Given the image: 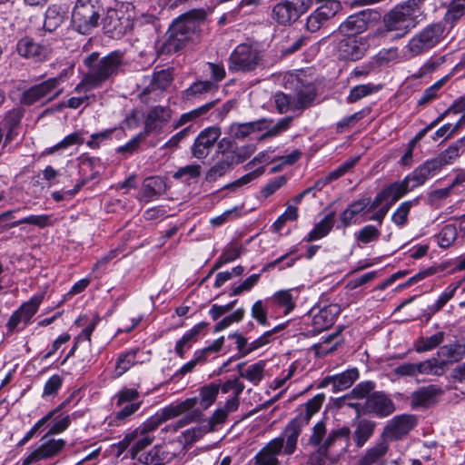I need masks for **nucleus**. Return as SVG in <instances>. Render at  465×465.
Instances as JSON below:
<instances>
[{
	"label": "nucleus",
	"instance_id": "nucleus-1",
	"mask_svg": "<svg viewBox=\"0 0 465 465\" xmlns=\"http://www.w3.org/2000/svg\"><path fill=\"white\" fill-rule=\"evenodd\" d=\"M283 86L292 94L278 92L273 100L279 114L301 115L306 109L314 105L318 96L315 84L304 73H288L283 78Z\"/></svg>",
	"mask_w": 465,
	"mask_h": 465
},
{
	"label": "nucleus",
	"instance_id": "nucleus-2",
	"mask_svg": "<svg viewBox=\"0 0 465 465\" xmlns=\"http://www.w3.org/2000/svg\"><path fill=\"white\" fill-rule=\"evenodd\" d=\"M351 430L341 427L328 431L326 423L320 420L312 429L308 444L316 448L308 457V465H325L326 460L343 455L350 444Z\"/></svg>",
	"mask_w": 465,
	"mask_h": 465
},
{
	"label": "nucleus",
	"instance_id": "nucleus-3",
	"mask_svg": "<svg viewBox=\"0 0 465 465\" xmlns=\"http://www.w3.org/2000/svg\"><path fill=\"white\" fill-rule=\"evenodd\" d=\"M84 64L88 71L74 88L77 94L99 88L104 82L116 76L124 65V54L114 51L99 58L98 53H92L84 59Z\"/></svg>",
	"mask_w": 465,
	"mask_h": 465
},
{
	"label": "nucleus",
	"instance_id": "nucleus-4",
	"mask_svg": "<svg viewBox=\"0 0 465 465\" xmlns=\"http://www.w3.org/2000/svg\"><path fill=\"white\" fill-rule=\"evenodd\" d=\"M198 399L196 397L188 398L183 401L170 404L153 416L150 417L151 420H153L157 428L168 420L176 418L181 415H184L180 420L168 424L164 430L166 431L176 432L180 429L198 421L203 417V411L196 409Z\"/></svg>",
	"mask_w": 465,
	"mask_h": 465
},
{
	"label": "nucleus",
	"instance_id": "nucleus-5",
	"mask_svg": "<svg viewBox=\"0 0 465 465\" xmlns=\"http://www.w3.org/2000/svg\"><path fill=\"white\" fill-rule=\"evenodd\" d=\"M204 12L192 10L179 16L169 28V37L163 49L166 53L181 50L204 21Z\"/></svg>",
	"mask_w": 465,
	"mask_h": 465
},
{
	"label": "nucleus",
	"instance_id": "nucleus-6",
	"mask_svg": "<svg viewBox=\"0 0 465 465\" xmlns=\"http://www.w3.org/2000/svg\"><path fill=\"white\" fill-rule=\"evenodd\" d=\"M420 15V5L416 0L404 1L385 15L386 31L395 32L394 38H401L417 25Z\"/></svg>",
	"mask_w": 465,
	"mask_h": 465
},
{
	"label": "nucleus",
	"instance_id": "nucleus-7",
	"mask_svg": "<svg viewBox=\"0 0 465 465\" xmlns=\"http://www.w3.org/2000/svg\"><path fill=\"white\" fill-rule=\"evenodd\" d=\"M447 35L441 22L432 23L414 35L404 46V55L413 58L437 46Z\"/></svg>",
	"mask_w": 465,
	"mask_h": 465
},
{
	"label": "nucleus",
	"instance_id": "nucleus-8",
	"mask_svg": "<svg viewBox=\"0 0 465 465\" xmlns=\"http://www.w3.org/2000/svg\"><path fill=\"white\" fill-rule=\"evenodd\" d=\"M411 191L412 188L406 178L384 186L373 198L372 206L378 207V209L367 220L381 225L391 206Z\"/></svg>",
	"mask_w": 465,
	"mask_h": 465
},
{
	"label": "nucleus",
	"instance_id": "nucleus-9",
	"mask_svg": "<svg viewBox=\"0 0 465 465\" xmlns=\"http://www.w3.org/2000/svg\"><path fill=\"white\" fill-rule=\"evenodd\" d=\"M104 11L100 0H76L72 11V25L82 35L98 26Z\"/></svg>",
	"mask_w": 465,
	"mask_h": 465
},
{
	"label": "nucleus",
	"instance_id": "nucleus-10",
	"mask_svg": "<svg viewBox=\"0 0 465 465\" xmlns=\"http://www.w3.org/2000/svg\"><path fill=\"white\" fill-rule=\"evenodd\" d=\"M312 5V0H280L272 5L271 19L281 26L295 23Z\"/></svg>",
	"mask_w": 465,
	"mask_h": 465
},
{
	"label": "nucleus",
	"instance_id": "nucleus-11",
	"mask_svg": "<svg viewBox=\"0 0 465 465\" xmlns=\"http://www.w3.org/2000/svg\"><path fill=\"white\" fill-rule=\"evenodd\" d=\"M262 60V56L255 46L241 44L230 54L228 68L233 73L252 72L261 64Z\"/></svg>",
	"mask_w": 465,
	"mask_h": 465
},
{
	"label": "nucleus",
	"instance_id": "nucleus-12",
	"mask_svg": "<svg viewBox=\"0 0 465 465\" xmlns=\"http://www.w3.org/2000/svg\"><path fill=\"white\" fill-rule=\"evenodd\" d=\"M65 76V73H61L58 76L49 78L38 84L31 86L24 93L22 98L23 103L31 105L46 97H48L49 100L55 99L63 92L62 89L57 90V88L64 81Z\"/></svg>",
	"mask_w": 465,
	"mask_h": 465
},
{
	"label": "nucleus",
	"instance_id": "nucleus-13",
	"mask_svg": "<svg viewBox=\"0 0 465 465\" xmlns=\"http://www.w3.org/2000/svg\"><path fill=\"white\" fill-rule=\"evenodd\" d=\"M153 422L154 421L151 420L149 418L134 430L128 431L132 443V447L129 450L132 460H135L141 451L153 443L154 440L153 432L157 429V426Z\"/></svg>",
	"mask_w": 465,
	"mask_h": 465
},
{
	"label": "nucleus",
	"instance_id": "nucleus-14",
	"mask_svg": "<svg viewBox=\"0 0 465 465\" xmlns=\"http://www.w3.org/2000/svg\"><path fill=\"white\" fill-rule=\"evenodd\" d=\"M40 442V445L23 460L22 465H31L39 460L51 459L56 456L65 446L64 440L50 438L47 433L41 438Z\"/></svg>",
	"mask_w": 465,
	"mask_h": 465
},
{
	"label": "nucleus",
	"instance_id": "nucleus-15",
	"mask_svg": "<svg viewBox=\"0 0 465 465\" xmlns=\"http://www.w3.org/2000/svg\"><path fill=\"white\" fill-rule=\"evenodd\" d=\"M173 116V110L168 105H154L151 107L144 115V126L143 133L145 136L153 133L162 131L170 122Z\"/></svg>",
	"mask_w": 465,
	"mask_h": 465
},
{
	"label": "nucleus",
	"instance_id": "nucleus-16",
	"mask_svg": "<svg viewBox=\"0 0 465 465\" xmlns=\"http://www.w3.org/2000/svg\"><path fill=\"white\" fill-rule=\"evenodd\" d=\"M444 162L440 158H433L425 161L416 167L405 178L412 190L423 185L429 179L435 176L443 167Z\"/></svg>",
	"mask_w": 465,
	"mask_h": 465
},
{
	"label": "nucleus",
	"instance_id": "nucleus-17",
	"mask_svg": "<svg viewBox=\"0 0 465 465\" xmlns=\"http://www.w3.org/2000/svg\"><path fill=\"white\" fill-rule=\"evenodd\" d=\"M366 50V42L357 35H345L337 45L338 56L342 60H359L364 55Z\"/></svg>",
	"mask_w": 465,
	"mask_h": 465
},
{
	"label": "nucleus",
	"instance_id": "nucleus-18",
	"mask_svg": "<svg viewBox=\"0 0 465 465\" xmlns=\"http://www.w3.org/2000/svg\"><path fill=\"white\" fill-rule=\"evenodd\" d=\"M361 408L365 414H373L380 418L387 417L395 411L393 401L382 391L372 392Z\"/></svg>",
	"mask_w": 465,
	"mask_h": 465
},
{
	"label": "nucleus",
	"instance_id": "nucleus-19",
	"mask_svg": "<svg viewBox=\"0 0 465 465\" xmlns=\"http://www.w3.org/2000/svg\"><path fill=\"white\" fill-rule=\"evenodd\" d=\"M221 129L216 126L207 127L201 131L191 148L193 156L197 159H204L221 136Z\"/></svg>",
	"mask_w": 465,
	"mask_h": 465
},
{
	"label": "nucleus",
	"instance_id": "nucleus-20",
	"mask_svg": "<svg viewBox=\"0 0 465 465\" xmlns=\"http://www.w3.org/2000/svg\"><path fill=\"white\" fill-rule=\"evenodd\" d=\"M341 7V5L339 1L327 0L325 4L319 6L308 16L306 22L307 30L312 33L317 32L327 20L338 13Z\"/></svg>",
	"mask_w": 465,
	"mask_h": 465
},
{
	"label": "nucleus",
	"instance_id": "nucleus-21",
	"mask_svg": "<svg viewBox=\"0 0 465 465\" xmlns=\"http://www.w3.org/2000/svg\"><path fill=\"white\" fill-rule=\"evenodd\" d=\"M307 425L306 418H301L297 415L288 423L282 435L279 437L284 439L282 449L284 454L291 455L295 451L298 438L302 429Z\"/></svg>",
	"mask_w": 465,
	"mask_h": 465
},
{
	"label": "nucleus",
	"instance_id": "nucleus-22",
	"mask_svg": "<svg viewBox=\"0 0 465 465\" xmlns=\"http://www.w3.org/2000/svg\"><path fill=\"white\" fill-rule=\"evenodd\" d=\"M340 313V308L337 304H329L322 308L311 311L312 325L315 331L321 332L330 328L335 321L336 316Z\"/></svg>",
	"mask_w": 465,
	"mask_h": 465
},
{
	"label": "nucleus",
	"instance_id": "nucleus-23",
	"mask_svg": "<svg viewBox=\"0 0 465 465\" xmlns=\"http://www.w3.org/2000/svg\"><path fill=\"white\" fill-rule=\"evenodd\" d=\"M283 438H275L269 441L255 456L254 465H278L277 455L282 451Z\"/></svg>",
	"mask_w": 465,
	"mask_h": 465
},
{
	"label": "nucleus",
	"instance_id": "nucleus-24",
	"mask_svg": "<svg viewBox=\"0 0 465 465\" xmlns=\"http://www.w3.org/2000/svg\"><path fill=\"white\" fill-rule=\"evenodd\" d=\"M359 378V371L356 368L347 370L340 374L325 377L319 387L323 388L332 385L334 391H341L350 388Z\"/></svg>",
	"mask_w": 465,
	"mask_h": 465
},
{
	"label": "nucleus",
	"instance_id": "nucleus-25",
	"mask_svg": "<svg viewBox=\"0 0 465 465\" xmlns=\"http://www.w3.org/2000/svg\"><path fill=\"white\" fill-rule=\"evenodd\" d=\"M416 419L412 415L402 414L394 417L386 426V432L394 439H400L413 429Z\"/></svg>",
	"mask_w": 465,
	"mask_h": 465
},
{
	"label": "nucleus",
	"instance_id": "nucleus-26",
	"mask_svg": "<svg viewBox=\"0 0 465 465\" xmlns=\"http://www.w3.org/2000/svg\"><path fill=\"white\" fill-rule=\"evenodd\" d=\"M175 457V453L167 451L161 445H155L146 453L137 455L135 460L143 465H165Z\"/></svg>",
	"mask_w": 465,
	"mask_h": 465
},
{
	"label": "nucleus",
	"instance_id": "nucleus-27",
	"mask_svg": "<svg viewBox=\"0 0 465 465\" xmlns=\"http://www.w3.org/2000/svg\"><path fill=\"white\" fill-rule=\"evenodd\" d=\"M368 14L365 11L350 15L343 22L339 31L344 35H357L367 29Z\"/></svg>",
	"mask_w": 465,
	"mask_h": 465
},
{
	"label": "nucleus",
	"instance_id": "nucleus-28",
	"mask_svg": "<svg viewBox=\"0 0 465 465\" xmlns=\"http://www.w3.org/2000/svg\"><path fill=\"white\" fill-rule=\"evenodd\" d=\"M208 325L209 323L205 322L195 324L176 341L174 351L180 358L184 357L185 351L198 340L200 333L204 331Z\"/></svg>",
	"mask_w": 465,
	"mask_h": 465
},
{
	"label": "nucleus",
	"instance_id": "nucleus-29",
	"mask_svg": "<svg viewBox=\"0 0 465 465\" xmlns=\"http://www.w3.org/2000/svg\"><path fill=\"white\" fill-rule=\"evenodd\" d=\"M16 51L20 56L27 59L42 60L46 54L45 48L28 36L23 37L17 42Z\"/></svg>",
	"mask_w": 465,
	"mask_h": 465
},
{
	"label": "nucleus",
	"instance_id": "nucleus-30",
	"mask_svg": "<svg viewBox=\"0 0 465 465\" xmlns=\"http://www.w3.org/2000/svg\"><path fill=\"white\" fill-rule=\"evenodd\" d=\"M442 393V389L436 385L421 387L411 394V404L412 406L428 407L433 404L436 398Z\"/></svg>",
	"mask_w": 465,
	"mask_h": 465
},
{
	"label": "nucleus",
	"instance_id": "nucleus-31",
	"mask_svg": "<svg viewBox=\"0 0 465 465\" xmlns=\"http://www.w3.org/2000/svg\"><path fill=\"white\" fill-rule=\"evenodd\" d=\"M437 355L444 366L448 363L460 361L465 356V341L462 342L456 341L440 347Z\"/></svg>",
	"mask_w": 465,
	"mask_h": 465
},
{
	"label": "nucleus",
	"instance_id": "nucleus-32",
	"mask_svg": "<svg viewBox=\"0 0 465 465\" xmlns=\"http://www.w3.org/2000/svg\"><path fill=\"white\" fill-rule=\"evenodd\" d=\"M266 363L264 361H259L253 364L245 367V363L242 362L237 365L239 375L241 378L246 379L254 386L260 384L264 377Z\"/></svg>",
	"mask_w": 465,
	"mask_h": 465
},
{
	"label": "nucleus",
	"instance_id": "nucleus-33",
	"mask_svg": "<svg viewBox=\"0 0 465 465\" xmlns=\"http://www.w3.org/2000/svg\"><path fill=\"white\" fill-rule=\"evenodd\" d=\"M460 282L450 284L439 296L437 301L428 306L424 311V316L429 321L436 312H440L445 304L453 298L455 292L459 289Z\"/></svg>",
	"mask_w": 465,
	"mask_h": 465
},
{
	"label": "nucleus",
	"instance_id": "nucleus-34",
	"mask_svg": "<svg viewBox=\"0 0 465 465\" xmlns=\"http://www.w3.org/2000/svg\"><path fill=\"white\" fill-rule=\"evenodd\" d=\"M217 89L218 85L213 81H196L183 91L182 98L183 100H192L193 98L201 97L207 93L215 92Z\"/></svg>",
	"mask_w": 465,
	"mask_h": 465
},
{
	"label": "nucleus",
	"instance_id": "nucleus-35",
	"mask_svg": "<svg viewBox=\"0 0 465 465\" xmlns=\"http://www.w3.org/2000/svg\"><path fill=\"white\" fill-rule=\"evenodd\" d=\"M217 103L218 100H214L181 114V116L173 122V129L180 128L187 124L188 123L193 122L200 118L201 116L206 114L211 109H213L216 105Z\"/></svg>",
	"mask_w": 465,
	"mask_h": 465
},
{
	"label": "nucleus",
	"instance_id": "nucleus-36",
	"mask_svg": "<svg viewBox=\"0 0 465 465\" xmlns=\"http://www.w3.org/2000/svg\"><path fill=\"white\" fill-rule=\"evenodd\" d=\"M265 128L266 119L263 118L254 122L234 124L231 126V134L237 139H242L254 132L263 131Z\"/></svg>",
	"mask_w": 465,
	"mask_h": 465
},
{
	"label": "nucleus",
	"instance_id": "nucleus-37",
	"mask_svg": "<svg viewBox=\"0 0 465 465\" xmlns=\"http://www.w3.org/2000/svg\"><path fill=\"white\" fill-rule=\"evenodd\" d=\"M451 74H447L435 82L432 85L427 87L420 97L417 101V104L419 106H425L430 103H432L434 100L439 98L441 94V89L444 86V84L449 81L450 78Z\"/></svg>",
	"mask_w": 465,
	"mask_h": 465
},
{
	"label": "nucleus",
	"instance_id": "nucleus-38",
	"mask_svg": "<svg viewBox=\"0 0 465 465\" xmlns=\"http://www.w3.org/2000/svg\"><path fill=\"white\" fill-rule=\"evenodd\" d=\"M419 198L401 203L391 214V222L399 228H403L409 222V214L412 207L418 205Z\"/></svg>",
	"mask_w": 465,
	"mask_h": 465
},
{
	"label": "nucleus",
	"instance_id": "nucleus-39",
	"mask_svg": "<svg viewBox=\"0 0 465 465\" xmlns=\"http://www.w3.org/2000/svg\"><path fill=\"white\" fill-rule=\"evenodd\" d=\"M375 428V422L369 420H360L353 431V440L357 447H362L372 436Z\"/></svg>",
	"mask_w": 465,
	"mask_h": 465
},
{
	"label": "nucleus",
	"instance_id": "nucleus-40",
	"mask_svg": "<svg viewBox=\"0 0 465 465\" xmlns=\"http://www.w3.org/2000/svg\"><path fill=\"white\" fill-rule=\"evenodd\" d=\"M233 165V158L232 154L223 153L213 166L206 173L205 179L207 182H215L219 177L224 175L228 170Z\"/></svg>",
	"mask_w": 465,
	"mask_h": 465
},
{
	"label": "nucleus",
	"instance_id": "nucleus-41",
	"mask_svg": "<svg viewBox=\"0 0 465 465\" xmlns=\"http://www.w3.org/2000/svg\"><path fill=\"white\" fill-rule=\"evenodd\" d=\"M208 430L203 425L193 427L181 433L177 441L183 446V450H187L194 442L201 440Z\"/></svg>",
	"mask_w": 465,
	"mask_h": 465
},
{
	"label": "nucleus",
	"instance_id": "nucleus-42",
	"mask_svg": "<svg viewBox=\"0 0 465 465\" xmlns=\"http://www.w3.org/2000/svg\"><path fill=\"white\" fill-rule=\"evenodd\" d=\"M143 195L148 199H153L165 193L166 184L162 177L154 176L146 178L143 184Z\"/></svg>",
	"mask_w": 465,
	"mask_h": 465
},
{
	"label": "nucleus",
	"instance_id": "nucleus-43",
	"mask_svg": "<svg viewBox=\"0 0 465 465\" xmlns=\"http://www.w3.org/2000/svg\"><path fill=\"white\" fill-rule=\"evenodd\" d=\"M325 395L319 393L313 398L309 400L304 405L301 406L298 410V417L306 418V422L309 424L312 417L320 411L322 403L324 402Z\"/></svg>",
	"mask_w": 465,
	"mask_h": 465
},
{
	"label": "nucleus",
	"instance_id": "nucleus-44",
	"mask_svg": "<svg viewBox=\"0 0 465 465\" xmlns=\"http://www.w3.org/2000/svg\"><path fill=\"white\" fill-rule=\"evenodd\" d=\"M333 227V215H326L320 221L314 228L309 232L307 241L312 242L325 237Z\"/></svg>",
	"mask_w": 465,
	"mask_h": 465
},
{
	"label": "nucleus",
	"instance_id": "nucleus-45",
	"mask_svg": "<svg viewBox=\"0 0 465 465\" xmlns=\"http://www.w3.org/2000/svg\"><path fill=\"white\" fill-rule=\"evenodd\" d=\"M388 451V445L381 441L369 449L360 460L361 465H372L377 463Z\"/></svg>",
	"mask_w": 465,
	"mask_h": 465
},
{
	"label": "nucleus",
	"instance_id": "nucleus-46",
	"mask_svg": "<svg viewBox=\"0 0 465 465\" xmlns=\"http://www.w3.org/2000/svg\"><path fill=\"white\" fill-rule=\"evenodd\" d=\"M84 143V138L82 132H74L65 136L61 142L55 145L46 148L44 154H52L59 150L67 149L74 144H82Z\"/></svg>",
	"mask_w": 465,
	"mask_h": 465
},
{
	"label": "nucleus",
	"instance_id": "nucleus-47",
	"mask_svg": "<svg viewBox=\"0 0 465 465\" xmlns=\"http://www.w3.org/2000/svg\"><path fill=\"white\" fill-rule=\"evenodd\" d=\"M465 14V0H452L443 17L444 22L453 26Z\"/></svg>",
	"mask_w": 465,
	"mask_h": 465
},
{
	"label": "nucleus",
	"instance_id": "nucleus-48",
	"mask_svg": "<svg viewBox=\"0 0 465 465\" xmlns=\"http://www.w3.org/2000/svg\"><path fill=\"white\" fill-rule=\"evenodd\" d=\"M444 337L443 331H438L430 337H421L417 341L415 350L417 352L431 351L443 342Z\"/></svg>",
	"mask_w": 465,
	"mask_h": 465
},
{
	"label": "nucleus",
	"instance_id": "nucleus-49",
	"mask_svg": "<svg viewBox=\"0 0 465 465\" xmlns=\"http://www.w3.org/2000/svg\"><path fill=\"white\" fill-rule=\"evenodd\" d=\"M139 349H133L129 351L121 353L115 362V371L117 376L125 373L133 365L135 364L136 354Z\"/></svg>",
	"mask_w": 465,
	"mask_h": 465
},
{
	"label": "nucleus",
	"instance_id": "nucleus-50",
	"mask_svg": "<svg viewBox=\"0 0 465 465\" xmlns=\"http://www.w3.org/2000/svg\"><path fill=\"white\" fill-rule=\"evenodd\" d=\"M292 122V117L287 116L280 119L275 124L271 126L272 122L266 119V128L263 130L265 132L261 136V139L279 135L282 132H285L291 126Z\"/></svg>",
	"mask_w": 465,
	"mask_h": 465
},
{
	"label": "nucleus",
	"instance_id": "nucleus-51",
	"mask_svg": "<svg viewBox=\"0 0 465 465\" xmlns=\"http://www.w3.org/2000/svg\"><path fill=\"white\" fill-rule=\"evenodd\" d=\"M294 292L297 293V291ZM296 298L293 295V290L279 291L273 295L275 302L284 308V314L290 313L294 309Z\"/></svg>",
	"mask_w": 465,
	"mask_h": 465
},
{
	"label": "nucleus",
	"instance_id": "nucleus-52",
	"mask_svg": "<svg viewBox=\"0 0 465 465\" xmlns=\"http://www.w3.org/2000/svg\"><path fill=\"white\" fill-rule=\"evenodd\" d=\"M32 224L38 226L40 228L47 227L53 225L52 215L50 214H40V215H29L18 221H15L8 224L7 226L10 228L16 227L20 224Z\"/></svg>",
	"mask_w": 465,
	"mask_h": 465
},
{
	"label": "nucleus",
	"instance_id": "nucleus-53",
	"mask_svg": "<svg viewBox=\"0 0 465 465\" xmlns=\"http://www.w3.org/2000/svg\"><path fill=\"white\" fill-rule=\"evenodd\" d=\"M380 89V85H374L372 84L356 85L351 89L347 101L351 104L355 103L367 95L378 92Z\"/></svg>",
	"mask_w": 465,
	"mask_h": 465
},
{
	"label": "nucleus",
	"instance_id": "nucleus-54",
	"mask_svg": "<svg viewBox=\"0 0 465 465\" xmlns=\"http://www.w3.org/2000/svg\"><path fill=\"white\" fill-rule=\"evenodd\" d=\"M443 363L436 358H431L424 361L417 362L418 374L440 375L443 371Z\"/></svg>",
	"mask_w": 465,
	"mask_h": 465
},
{
	"label": "nucleus",
	"instance_id": "nucleus-55",
	"mask_svg": "<svg viewBox=\"0 0 465 465\" xmlns=\"http://www.w3.org/2000/svg\"><path fill=\"white\" fill-rule=\"evenodd\" d=\"M219 391V385L214 383L209 384L201 389L200 405L203 410L208 409L215 401Z\"/></svg>",
	"mask_w": 465,
	"mask_h": 465
},
{
	"label": "nucleus",
	"instance_id": "nucleus-56",
	"mask_svg": "<svg viewBox=\"0 0 465 465\" xmlns=\"http://www.w3.org/2000/svg\"><path fill=\"white\" fill-rule=\"evenodd\" d=\"M458 231L454 224L445 225L439 232L438 243L441 248L450 247L457 239Z\"/></svg>",
	"mask_w": 465,
	"mask_h": 465
},
{
	"label": "nucleus",
	"instance_id": "nucleus-57",
	"mask_svg": "<svg viewBox=\"0 0 465 465\" xmlns=\"http://www.w3.org/2000/svg\"><path fill=\"white\" fill-rule=\"evenodd\" d=\"M173 80V74L169 70H161L153 75L152 89L153 90H166Z\"/></svg>",
	"mask_w": 465,
	"mask_h": 465
},
{
	"label": "nucleus",
	"instance_id": "nucleus-58",
	"mask_svg": "<svg viewBox=\"0 0 465 465\" xmlns=\"http://www.w3.org/2000/svg\"><path fill=\"white\" fill-rule=\"evenodd\" d=\"M380 235L381 232L377 227L372 224H368L355 233V238L359 242L367 244L371 242H376L380 238Z\"/></svg>",
	"mask_w": 465,
	"mask_h": 465
},
{
	"label": "nucleus",
	"instance_id": "nucleus-59",
	"mask_svg": "<svg viewBox=\"0 0 465 465\" xmlns=\"http://www.w3.org/2000/svg\"><path fill=\"white\" fill-rule=\"evenodd\" d=\"M369 113L368 109L361 110L354 113L351 115L343 117L336 124V130L338 133H343L345 130L354 126L360 120L364 118Z\"/></svg>",
	"mask_w": 465,
	"mask_h": 465
},
{
	"label": "nucleus",
	"instance_id": "nucleus-60",
	"mask_svg": "<svg viewBox=\"0 0 465 465\" xmlns=\"http://www.w3.org/2000/svg\"><path fill=\"white\" fill-rule=\"evenodd\" d=\"M373 199L371 198H361L351 203L347 209L357 216L358 214H365L369 212H372V213L378 209V207L372 206Z\"/></svg>",
	"mask_w": 465,
	"mask_h": 465
},
{
	"label": "nucleus",
	"instance_id": "nucleus-61",
	"mask_svg": "<svg viewBox=\"0 0 465 465\" xmlns=\"http://www.w3.org/2000/svg\"><path fill=\"white\" fill-rule=\"evenodd\" d=\"M245 314V310L243 308H239L232 313H231L228 316H225L223 319H222L220 322L216 323L214 326V332H219L226 328H228L231 324L234 322H241Z\"/></svg>",
	"mask_w": 465,
	"mask_h": 465
},
{
	"label": "nucleus",
	"instance_id": "nucleus-62",
	"mask_svg": "<svg viewBox=\"0 0 465 465\" xmlns=\"http://www.w3.org/2000/svg\"><path fill=\"white\" fill-rule=\"evenodd\" d=\"M41 302L42 298L40 296H33L28 302L19 307L20 312L24 315V318H25L28 323L32 317L37 312Z\"/></svg>",
	"mask_w": 465,
	"mask_h": 465
},
{
	"label": "nucleus",
	"instance_id": "nucleus-63",
	"mask_svg": "<svg viewBox=\"0 0 465 465\" xmlns=\"http://www.w3.org/2000/svg\"><path fill=\"white\" fill-rule=\"evenodd\" d=\"M139 391L134 388H123L116 395V406L120 407L124 403L138 402Z\"/></svg>",
	"mask_w": 465,
	"mask_h": 465
},
{
	"label": "nucleus",
	"instance_id": "nucleus-64",
	"mask_svg": "<svg viewBox=\"0 0 465 465\" xmlns=\"http://www.w3.org/2000/svg\"><path fill=\"white\" fill-rule=\"evenodd\" d=\"M376 388V383L371 381H361L357 384L351 391V394L354 398L357 399H368L369 396H371L372 392H376L374 390Z\"/></svg>",
	"mask_w": 465,
	"mask_h": 465
}]
</instances>
